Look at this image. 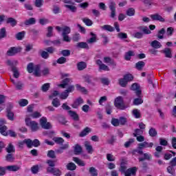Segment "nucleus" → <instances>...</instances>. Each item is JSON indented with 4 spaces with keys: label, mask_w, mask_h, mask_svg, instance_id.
I'll return each mask as SVG.
<instances>
[{
    "label": "nucleus",
    "mask_w": 176,
    "mask_h": 176,
    "mask_svg": "<svg viewBox=\"0 0 176 176\" xmlns=\"http://www.w3.org/2000/svg\"><path fill=\"white\" fill-rule=\"evenodd\" d=\"M6 36V29L5 28H2L0 30V39L2 38H5Z\"/></svg>",
    "instance_id": "5fc2aeb1"
},
{
    "label": "nucleus",
    "mask_w": 176,
    "mask_h": 176,
    "mask_svg": "<svg viewBox=\"0 0 176 176\" xmlns=\"http://www.w3.org/2000/svg\"><path fill=\"white\" fill-rule=\"evenodd\" d=\"M164 34H166V30H164V28L161 29L158 32L157 38H159V39H163V35H164Z\"/></svg>",
    "instance_id": "de8ad7c7"
},
{
    "label": "nucleus",
    "mask_w": 176,
    "mask_h": 176,
    "mask_svg": "<svg viewBox=\"0 0 176 176\" xmlns=\"http://www.w3.org/2000/svg\"><path fill=\"white\" fill-rule=\"evenodd\" d=\"M89 173L91 176H98V171L93 166L89 168Z\"/></svg>",
    "instance_id": "bb28decb"
},
{
    "label": "nucleus",
    "mask_w": 176,
    "mask_h": 176,
    "mask_svg": "<svg viewBox=\"0 0 176 176\" xmlns=\"http://www.w3.org/2000/svg\"><path fill=\"white\" fill-rule=\"evenodd\" d=\"M104 63H105L106 64H108L109 65H111L113 64V60H112V58H111L109 57H104Z\"/></svg>",
    "instance_id": "6e6d98bb"
},
{
    "label": "nucleus",
    "mask_w": 176,
    "mask_h": 176,
    "mask_svg": "<svg viewBox=\"0 0 176 176\" xmlns=\"http://www.w3.org/2000/svg\"><path fill=\"white\" fill-rule=\"evenodd\" d=\"M91 132V129L89 127H85L79 134L80 137H86L89 133Z\"/></svg>",
    "instance_id": "a211bd4d"
},
{
    "label": "nucleus",
    "mask_w": 176,
    "mask_h": 176,
    "mask_svg": "<svg viewBox=\"0 0 176 176\" xmlns=\"http://www.w3.org/2000/svg\"><path fill=\"white\" fill-rule=\"evenodd\" d=\"M12 72L14 74V77L17 78H19L20 76V74H19V71H17V68L12 67Z\"/></svg>",
    "instance_id": "774afa93"
},
{
    "label": "nucleus",
    "mask_w": 176,
    "mask_h": 176,
    "mask_svg": "<svg viewBox=\"0 0 176 176\" xmlns=\"http://www.w3.org/2000/svg\"><path fill=\"white\" fill-rule=\"evenodd\" d=\"M150 137H156L157 135V131L154 128H151L148 131Z\"/></svg>",
    "instance_id": "58836bf2"
},
{
    "label": "nucleus",
    "mask_w": 176,
    "mask_h": 176,
    "mask_svg": "<svg viewBox=\"0 0 176 176\" xmlns=\"http://www.w3.org/2000/svg\"><path fill=\"white\" fill-rule=\"evenodd\" d=\"M11 82L15 86L16 90H23L24 88V84L21 81H15L13 79H11Z\"/></svg>",
    "instance_id": "9b49d317"
},
{
    "label": "nucleus",
    "mask_w": 176,
    "mask_h": 176,
    "mask_svg": "<svg viewBox=\"0 0 176 176\" xmlns=\"http://www.w3.org/2000/svg\"><path fill=\"white\" fill-rule=\"evenodd\" d=\"M34 68H35V65H34V63H30L28 65L27 70L29 72V74H32V72H34Z\"/></svg>",
    "instance_id": "ea45409f"
},
{
    "label": "nucleus",
    "mask_w": 176,
    "mask_h": 176,
    "mask_svg": "<svg viewBox=\"0 0 176 176\" xmlns=\"http://www.w3.org/2000/svg\"><path fill=\"white\" fill-rule=\"evenodd\" d=\"M52 12L54 14H58V13H61V9L58 6H54Z\"/></svg>",
    "instance_id": "09e8293b"
},
{
    "label": "nucleus",
    "mask_w": 176,
    "mask_h": 176,
    "mask_svg": "<svg viewBox=\"0 0 176 176\" xmlns=\"http://www.w3.org/2000/svg\"><path fill=\"white\" fill-rule=\"evenodd\" d=\"M151 45L154 49H160V47H162V43H160L157 40L152 41Z\"/></svg>",
    "instance_id": "b1692460"
},
{
    "label": "nucleus",
    "mask_w": 176,
    "mask_h": 176,
    "mask_svg": "<svg viewBox=\"0 0 176 176\" xmlns=\"http://www.w3.org/2000/svg\"><path fill=\"white\" fill-rule=\"evenodd\" d=\"M82 79L87 83H91V77L87 74L82 76Z\"/></svg>",
    "instance_id": "49530a36"
},
{
    "label": "nucleus",
    "mask_w": 176,
    "mask_h": 176,
    "mask_svg": "<svg viewBox=\"0 0 176 176\" xmlns=\"http://www.w3.org/2000/svg\"><path fill=\"white\" fill-rule=\"evenodd\" d=\"M144 134V131L142 129H135V133H133L134 137H138V135H142Z\"/></svg>",
    "instance_id": "a18cd8bd"
},
{
    "label": "nucleus",
    "mask_w": 176,
    "mask_h": 176,
    "mask_svg": "<svg viewBox=\"0 0 176 176\" xmlns=\"http://www.w3.org/2000/svg\"><path fill=\"white\" fill-rule=\"evenodd\" d=\"M83 23H85V24H86V25H87L88 27H90L91 25H93V21H91V20H90L89 19L87 18H84L82 19Z\"/></svg>",
    "instance_id": "8fccbe9b"
},
{
    "label": "nucleus",
    "mask_w": 176,
    "mask_h": 176,
    "mask_svg": "<svg viewBox=\"0 0 176 176\" xmlns=\"http://www.w3.org/2000/svg\"><path fill=\"white\" fill-rule=\"evenodd\" d=\"M90 35L92 36L87 41V43H94L97 42V35L93 32L90 33Z\"/></svg>",
    "instance_id": "5701e85b"
},
{
    "label": "nucleus",
    "mask_w": 176,
    "mask_h": 176,
    "mask_svg": "<svg viewBox=\"0 0 176 176\" xmlns=\"http://www.w3.org/2000/svg\"><path fill=\"white\" fill-rule=\"evenodd\" d=\"M85 146L87 153H89V155H91L93 152H94V150L93 149V146L90 144V142H87V141L85 142Z\"/></svg>",
    "instance_id": "2eb2a0df"
},
{
    "label": "nucleus",
    "mask_w": 176,
    "mask_h": 176,
    "mask_svg": "<svg viewBox=\"0 0 176 176\" xmlns=\"http://www.w3.org/2000/svg\"><path fill=\"white\" fill-rule=\"evenodd\" d=\"M131 89L133 90V91H135L136 96H138V97L141 96V89H140V86L138 83L133 84Z\"/></svg>",
    "instance_id": "f8f14e48"
},
{
    "label": "nucleus",
    "mask_w": 176,
    "mask_h": 176,
    "mask_svg": "<svg viewBox=\"0 0 176 176\" xmlns=\"http://www.w3.org/2000/svg\"><path fill=\"white\" fill-rule=\"evenodd\" d=\"M6 130H8V127L6 126H2L0 127V133L1 134H2V135H8V131H6Z\"/></svg>",
    "instance_id": "a19ab883"
},
{
    "label": "nucleus",
    "mask_w": 176,
    "mask_h": 176,
    "mask_svg": "<svg viewBox=\"0 0 176 176\" xmlns=\"http://www.w3.org/2000/svg\"><path fill=\"white\" fill-rule=\"evenodd\" d=\"M24 142L28 148H32V140H31V139H25L24 140Z\"/></svg>",
    "instance_id": "e2e57ef3"
},
{
    "label": "nucleus",
    "mask_w": 176,
    "mask_h": 176,
    "mask_svg": "<svg viewBox=\"0 0 176 176\" xmlns=\"http://www.w3.org/2000/svg\"><path fill=\"white\" fill-rule=\"evenodd\" d=\"M65 8H66L67 9H69V10H70V12H72V13H75L76 10H78V8H76V6L74 5L66 4L65 5Z\"/></svg>",
    "instance_id": "c85d7f7f"
},
{
    "label": "nucleus",
    "mask_w": 176,
    "mask_h": 176,
    "mask_svg": "<svg viewBox=\"0 0 176 176\" xmlns=\"http://www.w3.org/2000/svg\"><path fill=\"white\" fill-rule=\"evenodd\" d=\"M118 120L120 124H121L122 126H124V124L127 123V118L124 117H120Z\"/></svg>",
    "instance_id": "4d7b16f0"
},
{
    "label": "nucleus",
    "mask_w": 176,
    "mask_h": 176,
    "mask_svg": "<svg viewBox=\"0 0 176 176\" xmlns=\"http://www.w3.org/2000/svg\"><path fill=\"white\" fill-rule=\"evenodd\" d=\"M31 118H33V119H38V118H41L42 116V114L38 111H34L33 113L30 114Z\"/></svg>",
    "instance_id": "3c124183"
},
{
    "label": "nucleus",
    "mask_w": 176,
    "mask_h": 176,
    "mask_svg": "<svg viewBox=\"0 0 176 176\" xmlns=\"http://www.w3.org/2000/svg\"><path fill=\"white\" fill-rule=\"evenodd\" d=\"M68 113L69 116H71V118H72V119H74V120H75L76 122L79 120V115H78L76 112L69 110L68 111Z\"/></svg>",
    "instance_id": "4be33fe9"
},
{
    "label": "nucleus",
    "mask_w": 176,
    "mask_h": 176,
    "mask_svg": "<svg viewBox=\"0 0 176 176\" xmlns=\"http://www.w3.org/2000/svg\"><path fill=\"white\" fill-rule=\"evenodd\" d=\"M114 105L116 108H117L118 109H121L122 111H124V109L127 108L124 105V102L123 101V97L122 96H118L115 99Z\"/></svg>",
    "instance_id": "7ed1b4c3"
},
{
    "label": "nucleus",
    "mask_w": 176,
    "mask_h": 176,
    "mask_svg": "<svg viewBox=\"0 0 176 176\" xmlns=\"http://www.w3.org/2000/svg\"><path fill=\"white\" fill-rule=\"evenodd\" d=\"M68 96H69V94H68V92H66V91H65L64 92H62L60 95V98L61 100H67V98H68Z\"/></svg>",
    "instance_id": "864d4df0"
},
{
    "label": "nucleus",
    "mask_w": 176,
    "mask_h": 176,
    "mask_svg": "<svg viewBox=\"0 0 176 176\" xmlns=\"http://www.w3.org/2000/svg\"><path fill=\"white\" fill-rule=\"evenodd\" d=\"M40 124L42 129H44L45 130H50L52 127V124L47 122V118H46V117H42L40 119Z\"/></svg>",
    "instance_id": "20e7f679"
},
{
    "label": "nucleus",
    "mask_w": 176,
    "mask_h": 176,
    "mask_svg": "<svg viewBox=\"0 0 176 176\" xmlns=\"http://www.w3.org/2000/svg\"><path fill=\"white\" fill-rule=\"evenodd\" d=\"M47 157H50L51 159H55L56 153H54V151L53 150L48 151Z\"/></svg>",
    "instance_id": "bf43d9fd"
},
{
    "label": "nucleus",
    "mask_w": 176,
    "mask_h": 176,
    "mask_svg": "<svg viewBox=\"0 0 176 176\" xmlns=\"http://www.w3.org/2000/svg\"><path fill=\"white\" fill-rule=\"evenodd\" d=\"M133 36L134 38H137V39H142V38L144 37V33L141 32H138L133 34Z\"/></svg>",
    "instance_id": "13d9d810"
},
{
    "label": "nucleus",
    "mask_w": 176,
    "mask_h": 176,
    "mask_svg": "<svg viewBox=\"0 0 176 176\" xmlns=\"http://www.w3.org/2000/svg\"><path fill=\"white\" fill-rule=\"evenodd\" d=\"M134 14H135V10H134V8H131L126 10V16H129V17H131L134 16Z\"/></svg>",
    "instance_id": "4c0bfd02"
},
{
    "label": "nucleus",
    "mask_w": 176,
    "mask_h": 176,
    "mask_svg": "<svg viewBox=\"0 0 176 176\" xmlns=\"http://www.w3.org/2000/svg\"><path fill=\"white\" fill-rule=\"evenodd\" d=\"M6 151L8 153H12V152H14V146H13L12 144H10L6 148Z\"/></svg>",
    "instance_id": "69168bd1"
},
{
    "label": "nucleus",
    "mask_w": 176,
    "mask_h": 176,
    "mask_svg": "<svg viewBox=\"0 0 176 176\" xmlns=\"http://www.w3.org/2000/svg\"><path fill=\"white\" fill-rule=\"evenodd\" d=\"M120 85L122 86V87H126V85H127V80L124 79V77L123 78H121L119 80Z\"/></svg>",
    "instance_id": "0e129e2a"
},
{
    "label": "nucleus",
    "mask_w": 176,
    "mask_h": 176,
    "mask_svg": "<svg viewBox=\"0 0 176 176\" xmlns=\"http://www.w3.org/2000/svg\"><path fill=\"white\" fill-rule=\"evenodd\" d=\"M144 67H145V62L144 61H139L135 64V68L138 71H142Z\"/></svg>",
    "instance_id": "393cba45"
},
{
    "label": "nucleus",
    "mask_w": 176,
    "mask_h": 176,
    "mask_svg": "<svg viewBox=\"0 0 176 176\" xmlns=\"http://www.w3.org/2000/svg\"><path fill=\"white\" fill-rule=\"evenodd\" d=\"M109 8L111 10L110 17H111V19H115V16H116V3L111 1L109 4Z\"/></svg>",
    "instance_id": "423d86ee"
},
{
    "label": "nucleus",
    "mask_w": 176,
    "mask_h": 176,
    "mask_svg": "<svg viewBox=\"0 0 176 176\" xmlns=\"http://www.w3.org/2000/svg\"><path fill=\"white\" fill-rule=\"evenodd\" d=\"M139 30L142 32V34H145V35H149V34H152V32L148 28L147 26H140L139 27Z\"/></svg>",
    "instance_id": "f3484780"
},
{
    "label": "nucleus",
    "mask_w": 176,
    "mask_h": 176,
    "mask_svg": "<svg viewBox=\"0 0 176 176\" xmlns=\"http://www.w3.org/2000/svg\"><path fill=\"white\" fill-rule=\"evenodd\" d=\"M87 68V64L86 63L82 61L77 63V69L78 71H83V69H86Z\"/></svg>",
    "instance_id": "aec40b11"
},
{
    "label": "nucleus",
    "mask_w": 176,
    "mask_h": 176,
    "mask_svg": "<svg viewBox=\"0 0 176 176\" xmlns=\"http://www.w3.org/2000/svg\"><path fill=\"white\" fill-rule=\"evenodd\" d=\"M53 140L56 144H58L59 145L64 144V139H63V138H54Z\"/></svg>",
    "instance_id": "37998d69"
},
{
    "label": "nucleus",
    "mask_w": 176,
    "mask_h": 176,
    "mask_svg": "<svg viewBox=\"0 0 176 176\" xmlns=\"http://www.w3.org/2000/svg\"><path fill=\"white\" fill-rule=\"evenodd\" d=\"M6 169L8 170V171H19L20 170V166L17 165H12V166H7L6 167Z\"/></svg>",
    "instance_id": "6ab92c4d"
},
{
    "label": "nucleus",
    "mask_w": 176,
    "mask_h": 176,
    "mask_svg": "<svg viewBox=\"0 0 176 176\" xmlns=\"http://www.w3.org/2000/svg\"><path fill=\"white\" fill-rule=\"evenodd\" d=\"M8 24H10L12 27H14L17 25V21L14 18H8L7 19Z\"/></svg>",
    "instance_id": "f704fd0d"
},
{
    "label": "nucleus",
    "mask_w": 176,
    "mask_h": 176,
    "mask_svg": "<svg viewBox=\"0 0 176 176\" xmlns=\"http://www.w3.org/2000/svg\"><path fill=\"white\" fill-rule=\"evenodd\" d=\"M56 63L58 64H65V63H67V58L62 56L58 58V60H56Z\"/></svg>",
    "instance_id": "603ef678"
},
{
    "label": "nucleus",
    "mask_w": 176,
    "mask_h": 176,
    "mask_svg": "<svg viewBox=\"0 0 176 176\" xmlns=\"http://www.w3.org/2000/svg\"><path fill=\"white\" fill-rule=\"evenodd\" d=\"M153 142H143L138 144V149H144V148H153Z\"/></svg>",
    "instance_id": "9d476101"
},
{
    "label": "nucleus",
    "mask_w": 176,
    "mask_h": 176,
    "mask_svg": "<svg viewBox=\"0 0 176 176\" xmlns=\"http://www.w3.org/2000/svg\"><path fill=\"white\" fill-rule=\"evenodd\" d=\"M84 102L85 101L82 98H78L77 99L75 100L74 103L72 104V108H74L76 109L79 108V107H80V105H82V104H83Z\"/></svg>",
    "instance_id": "1a4fd4ad"
},
{
    "label": "nucleus",
    "mask_w": 176,
    "mask_h": 176,
    "mask_svg": "<svg viewBox=\"0 0 176 176\" xmlns=\"http://www.w3.org/2000/svg\"><path fill=\"white\" fill-rule=\"evenodd\" d=\"M72 80L71 78H65L63 80L62 83L59 85V87L62 89H67L65 91L67 94L72 93L75 90V86L71 85Z\"/></svg>",
    "instance_id": "f257e3e1"
},
{
    "label": "nucleus",
    "mask_w": 176,
    "mask_h": 176,
    "mask_svg": "<svg viewBox=\"0 0 176 176\" xmlns=\"http://www.w3.org/2000/svg\"><path fill=\"white\" fill-rule=\"evenodd\" d=\"M76 47H78L80 49H89V45H87V43L85 42H80L77 43Z\"/></svg>",
    "instance_id": "c756f323"
},
{
    "label": "nucleus",
    "mask_w": 176,
    "mask_h": 176,
    "mask_svg": "<svg viewBox=\"0 0 176 176\" xmlns=\"http://www.w3.org/2000/svg\"><path fill=\"white\" fill-rule=\"evenodd\" d=\"M66 167L69 171H74L76 170V165L74 162H70L67 164Z\"/></svg>",
    "instance_id": "2f4dec72"
},
{
    "label": "nucleus",
    "mask_w": 176,
    "mask_h": 176,
    "mask_svg": "<svg viewBox=\"0 0 176 176\" xmlns=\"http://www.w3.org/2000/svg\"><path fill=\"white\" fill-rule=\"evenodd\" d=\"M107 160H108V162H115L116 158L115 156H113V155L111 153H107Z\"/></svg>",
    "instance_id": "680f3d73"
},
{
    "label": "nucleus",
    "mask_w": 176,
    "mask_h": 176,
    "mask_svg": "<svg viewBox=\"0 0 176 176\" xmlns=\"http://www.w3.org/2000/svg\"><path fill=\"white\" fill-rule=\"evenodd\" d=\"M150 17L153 21H160L161 23H164L165 20L160 14H154L150 15Z\"/></svg>",
    "instance_id": "6e6552de"
},
{
    "label": "nucleus",
    "mask_w": 176,
    "mask_h": 176,
    "mask_svg": "<svg viewBox=\"0 0 176 176\" xmlns=\"http://www.w3.org/2000/svg\"><path fill=\"white\" fill-rule=\"evenodd\" d=\"M124 78L126 79V82H131L134 78L131 74H126L124 76Z\"/></svg>",
    "instance_id": "338daca9"
},
{
    "label": "nucleus",
    "mask_w": 176,
    "mask_h": 176,
    "mask_svg": "<svg viewBox=\"0 0 176 176\" xmlns=\"http://www.w3.org/2000/svg\"><path fill=\"white\" fill-rule=\"evenodd\" d=\"M162 53L165 54V56L168 58H171V50L170 48H165L162 51Z\"/></svg>",
    "instance_id": "c9c22d12"
},
{
    "label": "nucleus",
    "mask_w": 176,
    "mask_h": 176,
    "mask_svg": "<svg viewBox=\"0 0 176 176\" xmlns=\"http://www.w3.org/2000/svg\"><path fill=\"white\" fill-rule=\"evenodd\" d=\"M135 55V53H134L133 51H129L128 52H126L125 54V60L129 61V60H131V57Z\"/></svg>",
    "instance_id": "7c9ffc66"
},
{
    "label": "nucleus",
    "mask_w": 176,
    "mask_h": 176,
    "mask_svg": "<svg viewBox=\"0 0 176 176\" xmlns=\"http://www.w3.org/2000/svg\"><path fill=\"white\" fill-rule=\"evenodd\" d=\"M73 160L75 162V163H76V164H78L80 167H85V166H86V162H85V161H83L76 157H74Z\"/></svg>",
    "instance_id": "dca6fc26"
},
{
    "label": "nucleus",
    "mask_w": 176,
    "mask_h": 176,
    "mask_svg": "<svg viewBox=\"0 0 176 176\" xmlns=\"http://www.w3.org/2000/svg\"><path fill=\"white\" fill-rule=\"evenodd\" d=\"M36 23L35 18H30L25 21V25H32Z\"/></svg>",
    "instance_id": "473e14b6"
},
{
    "label": "nucleus",
    "mask_w": 176,
    "mask_h": 176,
    "mask_svg": "<svg viewBox=\"0 0 176 176\" xmlns=\"http://www.w3.org/2000/svg\"><path fill=\"white\" fill-rule=\"evenodd\" d=\"M19 104L20 107H25L26 105H28V100L26 99H22L19 100Z\"/></svg>",
    "instance_id": "052dcab7"
},
{
    "label": "nucleus",
    "mask_w": 176,
    "mask_h": 176,
    "mask_svg": "<svg viewBox=\"0 0 176 176\" xmlns=\"http://www.w3.org/2000/svg\"><path fill=\"white\" fill-rule=\"evenodd\" d=\"M135 173H137V168L133 167L126 170L124 173V175L125 176L135 175Z\"/></svg>",
    "instance_id": "4468645a"
},
{
    "label": "nucleus",
    "mask_w": 176,
    "mask_h": 176,
    "mask_svg": "<svg viewBox=\"0 0 176 176\" xmlns=\"http://www.w3.org/2000/svg\"><path fill=\"white\" fill-rule=\"evenodd\" d=\"M25 122L26 126L30 127L32 131H36L39 129V126H38V122H36V121H32L30 116H26L25 118Z\"/></svg>",
    "instance_id": "f03ea898"
},
{
    "label": "nucleus",
    "mask_w": 176,
    "mask_h": 176,
    "mask_svg": "<svg viewBox=\"0 0 176 176\" xmlns=\"http://www.w3.org/2000/svg\"><path fill=\"white\" fill-rule=\"evenodd\" d=\"M60 54L64 57H69V56H71V51L69 50H63L60 52Z\"/></svg>",
    "instance_id": "c03bdc74"
},
{
    "label": "nucleus",
    "mask_w": 176,
    "mask_h": 176,
    "mask_svg": "<svg viewBox=\"0 0 176 176\" xmlns=\"http://www.w3.org/2000/svg\"><path fill=\"white\" fill-rule=\"evenodd\" d=\"M33 72L35 76H41V66L39 65H35Z\"/></svg>",
    "instance_id": "412c9836"
},
{
    "label": "nucleus",
    "mask_w": 176,
    "mask_h": 176,
    "mask_svg": "<svg viewBox=\"0 0 176 176\" xmlns=\"http://www.w3.org/2000/svg\"><path fill=\"white\" fill-rule=\"evenodd\" d=\"M101 30H103L104 31H109V32H113V31H115V28L109 25L101 26Z\"/></svg>",
    "instance_id": "a878e982"
},
{
    "label": "nucleus",
    "mask_w": 176,
    "mask_h": 176,
    "mask_svg": "<svg viewBox=\"0 0 176 176\" xmlns=\"http://www.w3.org/2000/svg\"><path fill=\"white\" fill-rule=\"evenodd\" d=\"M74 153L75 155H79L82 153V147L79 144H76L74 146Z\"/></svg>",
    "instance_id": "e433bc0d"
},
{
    "label": "nucleus",
    "mask_w": 176,
    "mask_h": 176,
    "mask_svg": "<svg viewBox=\"0 0 176 176\" xmlns=\"http://www.w3.org/2000/svg\"><path fill=\"white\" fill-rule=\"evenodd\" d=\"M52 105L54 107V108H58V107L61 105V103L60 102V100L57 98H54L52 102Z\"/></svg>",
    "instance_id": "cd10ccee"
},
{
    "label": "nucleus",
    "mask_w": 176,
    "mask_h": 176,
    "mask_svg": "<svg viewBox=\"0 0 176 176\" xmlns=\"http://www.w3.org/2000/svg\"><path fill=\"white\" fill-rule=\"evenodd\" d=\"M20 52V49L16 47H10L8 51H7V56H12L17 54Z\"/></svg>",
    "instance_id": "0eeeda50"
},
{
    "label": "nucleus",
    "mask_w": 176,
    "mask_h": 176,
    "mask_svg": "<svg viewBox=\"0 0 176 176\" xmlns=\"http://www.w3.org/2000/svg\"><path fill=\"white\" fill-rule=\"evenodd\" d=\"M25 35V32H20L16 34V38L18 41H21L24 36Z\"/></svg>",
    "instance_id": "79ce46f5"
},
{
    "label": "nucleus",
    "mask_w": 176,
    "mask_h": 176,
    "mask_svg": "<svg viewBox=\"0 0 176 176\" xmlns=\"http://www.w3.org/2000/svg\"><path fill=\"white\" fill-rule=\"evenodd\" d=\"M13 108L12 104H10V107L7 108V118H8L9 120H14V113L10 111Z\"/></svg>",
    "instance_id": "ddd939ff"
},
{
    "label": "nucleus",
    "mask_w": 176,
    "mask_h": 176,
    "mask_svg": "<svg viewBox=\"0 0 176 176\" xmlns=\"http://www.w3.org/2000/svg\"><path fill=\"white\" fill-rule=\"evenodd\" d=\"M56 30L58 31V32H61L62 31V36L71 34V28L68 26H64L63 28H60V26H56Z\"/></svg>",
    "instance_id": "39448f33"
},
{
    "label": "nucleus",
    "mask_w": 176,
    "mask_h": 176,
    "mask_svg": "<svg viewBox=\"0 0 176 176\" xmlns=\"http://www.w3.org/2000/svg\"><path fill=\"white\" fill-rule=\"evenodd\" d=\"M132 113L135 119H140L141 118V111L137 109H133Z\"/></svg>",
    "instance_id": "72a5a7b5"
}]
</instances>
